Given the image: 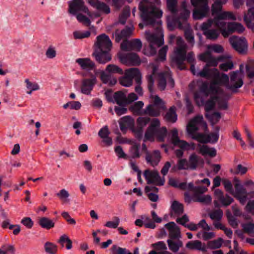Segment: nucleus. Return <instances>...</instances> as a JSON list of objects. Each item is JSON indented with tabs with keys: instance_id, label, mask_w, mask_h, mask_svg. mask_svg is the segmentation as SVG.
<instances>
[{
	"instance_id": "obj_1",
	"label": "nucleus",
	"mask_w": 254,
	"mask_h": 254,
	"mask_svg": "<svg viewBox=\"0 0 254 254\" xmlns=\"http://www.w3.org/2000/svg\"><path fill=\"white\" fill-rule=\"evenodd\" d=\"M203 71L199 77L212 78V80L209 85L208 82L202 81L198 86V90L194 93V99L198 105L203 104L205 98L209 94L222 93L223 90L220 86L226 87L229 81V76L220 72L217 68H213L209 71L205 69Z\"/></svg>"
},
{
	"instance_id": "obj_2",
	"label": "nucleus",
	"mask_w": 254,
	"mask_h": 254,
	"mask_svg": "<svg viewBox=\"0 0 254 254\" xmlns=\"http://www.w3.org/2000/svg\"><path fill=\"white\" fill-rule=\"evenodd\" d=\"M160 0H142L139 4L140 17L146 25H152L156 18L162 17Z\"/></svg>"
},
{
	"instance_id": "obj_3",
	"label": "nucleus",
	"mask_w": 254,
	"mask_h": 254,
	"mask_svg": "<svg viewBox=\"0 0 254 254\" xmlns=\"http://www.w3.org/2000/svg\"><path fill=\"white\" fill-rule=\"evenodd\" d=\"M157 31L156 33H145V38L149 43V48L146 50L144 54L148 56H153L156 53L157 48L162 46L164 43L163 36L161 29V21H157Z\"/></svg>"
},
{
	"instance_id": "obj_4",
	"label": "nucleus",
	"mask_w": 254,
	"mask_h": 254,
	"mask_svg": "<svg viewBox=\"0 0 254 254\" xmlns=\"http://www.w3.org/2000/svg\"><path fill=\"white\" fill-rule=\"evenodd\" d=\"M169 37L170 40L176 38L177 46L171 58L172 63L173 64H176L180 69H184L185 68L184 62L186 58L187 45L180 37H176L175 35H171Z\"/></svg>"
},
{
	"instance_id": "obj_5",
	"label": "nucleus",
	"mask_w": 254,
	"mask_h": 254,
	"mask_svg": "<svg viewBox=\"0 0 254 254\" xmlns=\"http://www.w3.org/2000/svg\"><path fill=\"white\" fill-rule=\"evenodd\" d=\"M160 123L158 119H153L148 127L144 135L146 140L153 141L154 137L159 141H163L167 135V129L165 127H160Z\"/></svg>"
},
{
	"instance_id": "obj_6",
	"label": "nucleus",
	"mask_w": 254,
	"mask_h": 254,
	"mask_svg": "<svg viewBox=\"0 0 254 254\" xmlns=\"http://www.w3.org/2000/svg\"><path fill=\"white\" fill-rule=\"evenodd\" d=\"M198 59L199 60L205 62L206 64L201 70L198 71L195 67L194 65L191 64L190 66V71L193 75L197 76H201V73L204 72V70L206 69L209 71L212 69L210 66L215 67L218 64V60L213 57L209 52H206L199 55Z\"/></svg>"
},
{
	"instance_id": "obj_7",
	"label": "nucleus",
	"mask_w": 254,
	"mask_h": 254,
	"mask_svg": "<svg viewBox=\"0 0 254 254\" xmlns=\"http://www.w3.org/2000/svg\"><path fill=\"white\" fill-rule=\"evenodd\" d=\"M222 4L214 1L212 6V14L214 16L215 26L217 27V22H223L226 20H236V16L232 12L222 11Z\"/></svg>"
},
{
	"instance_id": "obj_8",
	"label": "nucleus",
	"mask_w": 254,
	"mask_h": 254,
	"mask_svg": "<svg viewBox=\"0 0 254 254\" xmlns=\"http://www.w3.org/2000/svg\"><path fill=\"white\" fill-rule=\"evenodd\" d=\"M217 28L224 37H227L230 34L234 32L242 33L245 30V27L238 22L227 23L224 20L223 22H217Z\"/></svg>"
},
{
	"instance_id": "obj_9",
	"label": "nucleus",
	"mask_w": 254,
	"mask_h": 254,
	"mask_svg": "<svg viewBox=\"0 0 254 254\" xmlns=\"http://www.w3.org/2000/svg\"><path fill=\"white\" fill-rule=\"evenodd\" d=\"M243 65H241L240 70L233 71L230 73V80L227 82L226 88L232 93H237L238 89L241 88L243 84Z\"/></svg>"
},
{
	"instance_id": "obj_10",
	"label": "nucleus",
	"mask_w": 254,
	"mask_h": 254,
	"mask_svg": "<svg viewBox=\"0 0 254 254\" xmlns=\"http://www.w3.org/2000/svg\"><path fill=\"white\" fill-rule=\"evenodd\" d=\"M191 2L195 7L192 14L194 19H201L208 16L209 8L207 0H191Z\"/></svg>"
},
{
	"instance_id": "obj_11",
	"label": "nucleus",
	"mask_w": 254,
	"mask_h": 254,
	"mask_svg": "<svg viewBox=\"0 0 254 254\" xmlns=\"http://www.w3.org/2000/svg\"><path fill=\"white\" fill-rule=\"evenodd\" d=\"M221 94H210L209 95L210 96V98L206 101V99L208 97H207L204 101V104L201 105V106L204 105L205 110L206 112H209L215 107V104L217 103L218 105L219 108L221 109H227V104L226 101L221 99L219 95ZM196 104L198 106H200V105H198L197 103Z\"/></svg>"
},
{
	"instance_id": "obj_12",
	"label": "nucleus",
	"mask_w": 254,
	"mask_h": 254,
	"mask_svg": "<svg viewBox=\"0 0 254 254\" xmlns=\"http://www.w3.org/2000/svg\"><path fill=\"white\" fill-rule=\"evenodd\" d=\"M200 29L203 31L206 37L210 40L217 39L220 34L219 31H221L215 26L212 19H209L207 21L203 22L200 25Z\"/></svg>"
},
{
	"instance_id": "obj_13",
	"label": "nucleus",
	"mask_w": 254,
	"mask_h": 254,
	"mask_svg": "<svg viewBox=\"0 0 254 254\" xmlns=\"http://www.w3.org/2000/svg\"><path fill=\"white\" fill-rule=\"evenodd\" d=\"M234 182V190L232 195L244 205L248 199L249 193L238 179L235 178Z\"/></svg>"
},
{
	"instance_id": "obj_14",
	"label": "nucleus",
	"mask_w": 254,
	"mask_h": 254,
	"mask_svg": "<svg viewBox=\"0 0 254 254\" xmlns=\"http://www.w3.org/2000/svg\"><path fill=\"white\" fill-rule=\"evenodd\" d=\"M195 192L193 194L192 199L194 202H198L204 204H210L212 201V197L209 195H203L208 189L205 187H197L195 189Z\"/></svg>"
},
{
	"instance_id": "obj_15",
	"label": "nucleus",
	"mask_w": 254,
	"mask_h": 254,
	"mask_svg": "<svg viewBox=\"0 0 254 254\" xmlns=\"http://www.w3.org/2000/svg\"><path fill=\"white\" fill-rule=\"evenodd\" d=\"M167 83L171 88L174 87V80L172 78L171 73L169 70L159 74L158 79V88L161 91L164 90L166 88Z\"/></svg>"
},
{
	"instance_id": "obj_16",
	"label": "nucleus",
	"mask_w": 254,
	"mask_h": 254,
	"mask_svg": "<svg viewBox=\"0 0 254 254\" xmlns=\"http://www.w3.org/2000/svg\"><path fill=\"white\" fill-rule=\"evenodd\" d=\"M180 16L177 21L179 28L181 29H188L189 25L187 21L190 16V11L187 9L186 2H183L182 7L179 9Z\"/></svg>"
},
{
	"instance_id": "obj_17",
	"label": "nucleus",
	"mask_w": 254,
	"mask_h": 254,
	"mask_svg": "<svg viewBox=\"0 0 254 254\" xmlns=\"http://www.w3.org/2000/svg\"><path fill=\"white\" fill-rule=\"evenodd\" d=\"M171 140L174 145L178 146L184 150H194L195 149L194 143H189L186 141L179 138L178 132L176 128H173L171 130Z\"/></svg>"
},
{
	"instance_id": "obj_18",
	"label": "nucleus",
	"mask_w": 254,
	"mask_h": 254,
	"mask_svg": "<svg viewBox=\"0 0 254 254\" xmlns=\"http://www.w3.org/2000/svg\"><path fill=\"white\" fill-rule=\"evenodd\" d=\"M95 45L97 47V51L109 52L112 48V44L109 37L105 34H102L97 37Z\"/></svg>"
},
{
	"instance_id": "obj_19",
	"label": "nucleus",
	"mask_w": 254,
	"mask_h": 254,
	"mask_svg": "<svg viewBox=\"0 0 254 254\" xmlns=\"http://www.w3.org/2000/svg\"><path fill=\"white\" fill-rule=\"evenodd\" d=\"M144 176L148 184H154L157 186H162L164 183V179H161L157 171L146 170L143 173Z\"/></svg>"
},
{
	"instance_id": "obj_20",
	"label": "nucleus",
	"mask_w": 254,
	"mask_h": 254,
	"mask_svg": "<svg viewBox=\"0 0 254 254\" xmlns=\"http://www.w3.org/2000/svg\"><path fill=\"white\" fill-rule=\"evenodd\" d=\"M230 42L233 48L240 54L246 53L248 44L245 38L233 36L230 38Z\"/></svg>"
},
{
	"instance_id": "obj_21",
	"label": "nucleus",
	"mask_w": 254,
	"mask_h": 254,
	"mask_svg": "<svg viewBox=\"0 0 254 254\" xmlns=\"http://www.w3.org/2000/svg\"><path fill=\"white\" fill-rule=\"evenodd\" d=\"M80 11L86 13L90 17L93 16L88 8L84 5L83 0H73L69 4V12L76 14L77 12Z\"/></svg>"
},
{
	"instance_id": "obj_22",
	"label": "nucleus",
	"mask_w": 254,
	"mask_h": 254,
	"mask_svg": "<svg viewBox=\"0 0 254 254\" xmlns=\"http://www.w3.org/2000/svg\"><path fill=\"white\" fill-rule=\"evenodd\" d=\"M121 49L126 51H139L142 47V43L138 39L130 41L124 40L121 45Z\"/></svg>"
},
{
	"instance_id": "obj_23",
	"label": "nucleus",
	"mask_w": 254,
	"mask_h": 254,
	"mask_svg": "<svg viewBox=\"0 0 254 254\" xmlns=\"http://www.w3.org/2000/svg\"><path fill=\"white\" fill-rule=\"evenodd\" d=\"M119 58L122 63L128 66L138 65L141 63L139 57L135 53H129L125 55H121Z\"/></svg>"
},
{
	"instance_id": "obj_24",
	"label": "nucleus",
	"mask_w": 254,
	"mask_h": 254,
	"mask_svg": "<svg viewBox=\"0 0 254 254\" xmlns=\"http://www.w3.org/2000/svg\"><path fill=\"white\" fill-rule=\"evenodd\" d=\"M204 124L202 116H197L191 120L189 123L187 129L189 134H194L198 129L199 127ZM205 125V124H204Z\"/></svg>"
},
{
	"instance_id": "obj_25",
	"label": "nucleus",
	"mask_w": 254,
	"mask_h": 254,
	"mask_svg": "<svg viewBox=\"0 0 254 254\" xmlns=\"http://www.w3.org/2000/svg\"><path fill=\"white\" fill-rule=\"evenodd\" d=\"M215 199L219 201L224 206L230 205L234 201V199L227 194H224L223 191L220 189H216L214 191Z\"/></svg>"
},
{
	"instance_id": "obj_26",
	"label": "nucleus",
	"mask_w": 254,
	"mask_h": 254,
	"mask_svg": "<svg viewBox=\"0 0 254 254\" xmlns=\"http://www.w3.org/2000/svg\"><path fill=\"white\" fill-rule=\"evenodd\" d=\"M248 7L244 13V21L247 27L254 32V6Z\"/></svg>"
},
{
	"instance_id": "obj_27",
	"label": "nucleus",
	"mask_w": 254,
	"mask_h": 254,
	"mask_svg": "<svg viewBox=\"0 0 254 254\" xmlns=\"http://www.w3.org/2000/svg\"><path fill=\"white\" fill-rule=\"evenodd\" d=\"M161 158V154L158 150H154L150 153L147 152L146 153L145 160L147 163L152 167L157 166Z\"/></svg>"
},
{
	"instance_id": "obj_28",
	"label": "nucleus",
	"mask_w": 254,
	"mask_h": 254,
	"mask_svg": "<svg viewBox=\"0 0 254 254\" xmlns=\"http://www.w3.org/2000/svg\"><path fill=\"white\" fill-rule=\"evenodd\" d=\"M165 227L168 230L169 236L171 239H178L181 237L180 229L174 222H169Z\"/></svg>"
},
{
	"instance_id": "obj_29",
	"label": "nucleus",
	"mask_w": 254,
	"mask_h": 254,
	"mask_svg": "<svg viewBox=\"0 0 254 254\" xmlns=\"http://www.w3.org/2000/svg\"><path fill=\"white\" fill-rule=\"evenodd\" d=\"M96 82V78L95 77H93L91 79H83L81 87V92L84 94H89Z\"/></svg>"
},
{
	"instance_id": "obj_30",
	"label": "nucleus",
	"mask_w": 254,
	"mask_h": 254,
	"mask_svg": "<svg viewBox=\"0 0 254 254\" xmlns=\"http://www.w3.org/2000/svg\"><path fill=\"white\" fill-rule=\"evenodd\" d=\"M187 160L191 170H196L200 165L204 163L203 159L194 153L191 154Z\"/></svg>"
},
{
	"instance_id": "obj_31",
	"label": "nucleus",
	"mask_w": 254,
	"mask_h": 254,
	"mask_svg": "<svg viewBox=\"0 0 254 254\" xmlns=\"http://www.w3.org/2000/svg\"><path fill=\"white\" fill-rule=\"evenodd\" d=\"M77 63L82 69L91 70L95 67V64L89 58H79L76 60Z\"/></svg>"
},
{
	"instance_id": "obj_32",
	"label": "nucleus",
	"mask_w": 254,
	"mask_h": 254,
	"mask_svg": "<svg viewBox=\"0 0 254 254\" xmlns=\"http://www.w3.org/2000/svg\"><path fill=\"white\" fill-rule=\"evenodd\" d=\"M93 56L95 57L96 60L100 64H105L110 61L112 59L111 56L109 52L96 51Z\"/></svg>"
},
{
	"instance_id": "obj_33",
	"label": "nucleus",
	"mask_w": 254,
	"mask_h": 254,
	"mask_svg": "<svg viewBox=\"0 0 254 254\" xmlns=\"http://www.w3.org/2000/svg\"><path fill=\"white\" fill-rule=\"evenodd\" d=\"M125 74L130 77L132 80L134 78L137 84L141 83V75L137 68H131L125 70Z\"/></svg>"
},
{
	"instance_id": "obj_34",
	"label": "nucleus",
	"mask_w": 254,
	"mask_h": 254,
	"mask_svg": "<svg viewBox=\"0 0 254 254\" xmlns=\"http://www.w3.org/2000/svg\"><path fill=\"white\" fill-rule=\"evenodd\" d=\"M133 26L126 27L121 32L117 31L115 33V40L117 42H119L122 39H125L131 35L133 31Z\"/></svg>"
},
{
	"instance_id": "obj_35",
	"label": "nucleus",
	"mask_w": 254,
	"mask_h": 254,
	"mask_svg": "<svg viewBox=\"0 0 254 254\" xmlns=\"http://www.w3.org/2000/svg\"><path fill=\"white\" fill-rule=\"evenodd\" d=\"M186 247L190 250H196L205 252L206 247L205 244H202L198 240L191 241L187 243Z\"/></svg>"
},
{
	"instance_id": "obj_36",
	"label": "nucleus",
	"mask_w": 254,
	"mask_h": 254,
	"mask_svg": "<svg viewBox=\"0 0 254 254\" xmlns=\"http://www.w3.org/2000/svg\"><path fill=\"white\" fill-rule=\"evenodd\" d=\"M190 170L188 160L185 159H180L178 160L177 163L174 165L171 169L173 172H176L178 170Z\"/></svg>"
},
{
	"instance_id": "obj_37",
	"label": "nucleus",
	"mask_w": 254,
	"mask_h": 254,
	"mask_svg": "<svg viewBox=\"0 0 254 254\" xmlns=\"http://www.w3.org/2000/svg\"><path fill=\"white\" fill-rule=\"evenodd\" d=\"M176 108L172 106L166 112L164 115V120L170 123H174L177 120V115L176 112Z\"/></svg>"
},
{
	"instance_id": "obj_38",
	"label": "nucleus",
	"mask_w": 254,
	"mask_h": 254,
	"mask_svg": "<svg viewBox=\"0 0 254 254\" xmlns=\"http://www.w3.org/2000/svg\"><path fill=\"white\" fill-rule=\"evenodd\" d=\"M140 144L136 143H133L131 144L129 151L128 156V159H136L140 157V154L139 153Z\"/></svg>"
},
{
	"instance_id": "obj_39",
	"label": "nucleus",
	"mask_w": 254,
	"mask_h": 254,
	"mask_svg": "<svg viewBox=\"0 0 254 254\" xmlns=\"http://www.w3.org/2000/svg\"><path fill=\"white\" fill-rule=\"evenodd\" d=\"M199 153L203 156L208 155L210 157H214L216 155V151L214 148L209 147L206 145L198 144Z\"/></svg>"
},
{
	"instance_id": "obj_40",
	"label": "nucleus",
	"mask_w": 254,
	"mask_h": 254,
	"mask_svg": "<svg viewBox=\"0 0 254 254\" xmlns=\"http://www.w3.org/2000/svg\"><path fill=\"white\" fill-rule=\"evenodd\" d=\"M161 109L162 108L154 105L150 104L147 106L144 112L149 116L157 117L160 115Z\"/></svg>"
},
{
	"instance_id": "obj_41",
	"label": "nucleus",
	"mask_w": 254,
	"mask_h": 254,
	"mask_svg": "<svg viewBox=\"0 0 254 254\" xmlns=\"http://www.w3.org/2000/svg\"><path fill=\"white\" fill-rule=\"evenodd\" d=\"M38 223L41 227L47 230L53 228L55 226L54 221L46 217L40 218L38 220Z\"/></svg>"
},
{
	"instance_id": "obj_42",
	"label": "nucleus",
	"mask_w": 254,
	"mask_h": 254,
	"mask_svg": "<svg viewBox=\"0 0 254 254\" xmlns=\"http://www.w3.org/2000/svg\"><path fill=\"white\" fill-rule=\"evenodd\" d=\"M172 216H179L183 214L184 212V207L182 204L178 201H174L171 205Z\"/></svg>"
},
{
	"instance_id": "obj_43",
	"label": "nucleus",
	"mask_w": 254,
	"mask_h": 254,
	"mask_svg": "<svg viewBox=\"0 0 254 254\" xmlns=\"http://www.w3.org/2000/svg\"><path fill=\"white\" fill-rule=\"evenodd\" d=\"M167 243L169 249L174 253L177 252L183 246L182 242L179 240L175 241L171 239H168Z\"/></svg>"
},
{
	"instance_id": "obj_44",
	"label": "nucleus",
	"mask_w": 254,
	"mask_h": 254,
	"mask_svg": "<svg viewBox=\"0 0 254 254\" xmlns=\"http://www.w3.org/2000/svg\"><path fill=\"white\" fill-rule=\"evenodd\" d=\"M120 126L121 130L132 126L134 124L133 120L129 116H125L121 119Z\"/></svg>"
},
{
	"instance_id": "obj_45",
	"label": "nucleus",
	"mask_w": 254,
	"mask_h": 254,
	"mask_svg": "<svg viewBox=\"0 0 254 254\" xmlns=\"http://www.w3.org/2000/svg\"><path fill=\"white\" fill-rule=\"evenodd\" d=\"M209 230H204L198 232L196 236L199 239H202L204 241H207L215 237V234L213 232H209Z\"/></svg>"
},
{
	"instance_id": "obj_46",
	"label": "nucleus",
	"mask_w": 254,
	"mask_h": 254,
	"mask_svg": "<svg viewBox=\"0 0 254 254\" xmlns=\"http://www.w3.org/2000/svg\"><path fill=\"white\" fill-rule=\"evenodd\" d=\"M58 243L60 244L62 247H64V244L66 243V248L67 250H70L72 247V242L69 237L66 234L62 235L58 240Z\"/></svg>"
},
{
	"instance_id": "obj_47",
	"label": "nucleus",
	"mask_w": 254,
	"mask_h": 254,
	"mask_svg": "<svg viewBox=\"0 0 254 254\" xmlns=\"http://www.w3.org/2000/svg\"><path fill=\"white\" fill-rule=\"evenodd\" d=\"M144 105L142 101L136 102L132 104L129 108V110L131 111L133 114L139 115L142 114V108Z\"/></svg>"
},
{
	"instance_id": "obj_48",
	"label": "nucleus",
	"mask_w": 254,
	"mask_h": 254,
	"mask_svg": "<svg viewBox=\"0 0 254 254\" xmlns=\"http://www.w3.org/2000/svg\"><path fill=\"white\" fill-rule=\"evenodd\" d=\"M45 252L48 254H56L58 252V246L54 243L46 242L44 246Z\"/></svg>"
},
{
	"instance_id": "obj_49",
	"label": "nucleus",
	"mask_w": 254,
	"mask_h": 254,
	"mask_svg": "<svg viewBox=\"0 0 254 254\" xmlns=\"http://www.w3.org/2000/svg\"><path fill=\"white\" fill-rule=\"evenodd\" d=\"M101 79L104 84L110 85H114L117 82L115 78L112 77L111 75L106 73L103 71L101 73Z\"/></svg>"
},
{
	"instance_id": "obj_50",
	"label": "nucleus",
	"mask_w": 254,
	"mask_h": 254,
	"mask_svg": "<svg viewBox=\"0 0 254 254\" xmlns=\"http://www.w3.org/2000/svg\"><path fill=\"white\" fill-rule=\"evenodd\" d=\"M114 98L116 102L120 106L127 105L126 96L125 94L121 91L115 93Z\"/></svg>"
},
{
	"instance_id": "obj_51",
	"label": "nucleus",
	"mask_w": 254,
	"mask_h": 254,
	"mask_svg": "<svg viewBox=\"0 0 254 254\" xmlns=\"http://www.w3.org/2000/svg\"><path fill=\"white\" fill-rule=\"evenodd\" d=\"M208 215L213 222L221 220L223 215V212L220 209H216L209 212Z\"/></svg>"
},
{
	"instance_id": "obj_52",
	"label": "nucleus",
	"mask_w": 254,
	"mask_h": 254,
	"mask_svg": "<svg viewBox=\"0 0 254 254\" xmlns=\"http://www.w3.org/2000/svg\"><path fill=\"white\" fill-rule=\"evenodd\" d=\"M226 215L229 224L234 228H237L238 223L236 216H233L232 213L229 209H227L226 211Z\"/></svg>"
},
{
	"instance_id": "obj_53",
	"label": "nucleus",
	"mask_w": 254,
	"mask_h": 254,
	"mask_svg": "<svg viewBox=\"0 0 254 254\" xmlns=\"http://www.w3.org/2000/svg\"><path fill=\"white\" fill-rule=\"evenodd\" d=\"M25 82L26 83V88L28 90L27 91L28 94H31L33 91L37 90L40 88L37 83L32 82L30 81L28 79H26Z\"/></svg>"
},
{
	"instance_id": "obj_54",
	"label": "nucleus",
	"mask_w": 254,
	"mask_h": 254,
	"mask_svg": "<svg viewBox=\"0 0 254 254\" xmlns=\"http://www.w3.org/2000/svg\"><path fill=\"white\" fill-rule=\"evenodd\" d=\"M106 71L110 74H123V70L118 66L114 64H110L108 65L106 67Z\"/></svg>"
},
{
	"instance_id": "obj_55",
	"label": "nucleus",
	"mask_w": 254,
	"mask_h": 254,
	"mask_svg": "<svg viewBox=\"0 0 254 254\" xmlns=\"http://www.w3.org/2000/svg\"><path fill=\"white\" fill-rule=\"evenodd\" d=\"M56 195L64 203H67L69 201L68 199L70 195L68 191L65 189H62Z\"/></svg>"
},
{
	"instance_id": "obj_56",
	"label": "nucleus",
	"mask_w": 254,
	"mask_h": 254,
	"mask_svg": "<svg viewBox=\"0 0 254 254\" xmlns=\"http://www.w3.org/2000/svg\"><path fill=\"white\" fill-rule=\"evenodd\" d=\"M193 139H195L198 142L201 143H207L209 142V140L207 139V135L203 133H194V134H190Z\"/></svg>"
},
{
	"instance_id": "obj_57",
	"label": "nucleus",
	"mask_w": 254,
	"mask_h": 254,
	"mask_svg": "<svg viewBox=\"0 0 254 254\" xmlns=\"http://www.w3.org/2000/svg\"><path fill=\"white\" fill-rule=\"evenodd\" d=\"M150 98L151 99V102L153 103L152 104V105L158 106L162 108V109H165V107L164 101L157 95H151Z\"/></svg>"
},
{
	"instance_id": "obj_58",
	"label": "nucleus",
	"mask_w": 254,
	"mask_h": 254,
	"mask_svg": "<svg viewBox=\"0 0 254 254\" xmlns=\"http://www.w3.org/2000/svg\"><path fill=\"white\" fill-rule=\"evenodd\" d=\"M223 240L219 238L216 240L209 241L207 245L208 247L211 249H215L219 248L221 247Z\"/></svg>"
},
{
	"instance_id": "obj_59",
	"label": "nucleus",
	"mask_w": 254,
	"mask_h": 254,
	"mask_svg": "<svg viewBox=\"0 0 254 254\" xmlns=\"http://www.w3.org/2000/svg\"><path fill=\"white\" fill-rule=\"evenodd\" d=\"M152 75H149L147 76V79L148 81V88L150 92H152L153 90V86L154 84V80L153 79V75H154L158 69L157 66L153 65L152 66Z\"/></svg>"
},
{
	"instance_id": "obj_60",
	"label": "nucleus",
	"mask_w": 254,
	"mask_h": 254,
	"mask_svg": "<svg viewBox=\"0 0 254 254\" xmlns=\"http://www.w3.org/2000/svg\"><path fill=\"white\" fill-rule=\"evenodd\" d=\"M150 118L148 117H140L136 121L137 127L142 129L149 122Z\"/></svg>"
},
{
	"instance_id": "obj_61",
	"label": "nucleus",
	"mask_w": 254,
	"mask_h": 254,
	"mask_svg": "<svg viewBox=\"0 0 254 254\" xmlns=\"http://www.w3.org/2000/svg\"><path fill=\"white\" fill-rule=\"evenodd\" d=\"M205 116L213 124H216L221 118L220 114L218 112H215L212 114L207 113Z\"/></svg>"
},
{
	"instance_id": "obj_62",
	"label": "nucleus",
	"mask_w": 254,
	"mask_h": 254,
	"mask_svg": "<svg viewBox=\"0 0 254 254\" xmlns=\"http://www.w3.org/2000/svg\"><path fill=\"white\" fill-rule=\"evenodd\" d=\"M100 13L108 14L110 13L111 10L109 6L105 3L101 1L97 8Z\"/></svg>"
},
{
	"instance_id": "obj_63",
	"label": "nucleus",
	"mask_w": 254,
	"mask_h": 254,
	"mask_svg": "<svg viewBox=\"0 0 254 254\" xmlns=\"http://www.w3.org/2000/svg\"><path fill=\"white\" fill-rule=\"evenodd\" d=\"M129 9L128 8H126L123 10L122 14L120 15L119 17V22L121 23L124 24L126 23L127 18L129 16Z\"/></svg>"
},
{
	"instance_id": "obj_64",
	"label": "nucleus",
	"mask_w": 254,
	"mask_h": 254,
	"mask_svg": "<svg viewBox=\"0 0 254 254\" xmlns=\"http://www.w3.org/2000/svg\"><path fill=\"white\" fill-rule=\"evenodd\" d=\"M254 66V62L250 61L249 64L246 65V69L247 76L250 78H252L254 77V69L253 66Z\"/></svg>"
}]
</instances>
